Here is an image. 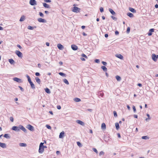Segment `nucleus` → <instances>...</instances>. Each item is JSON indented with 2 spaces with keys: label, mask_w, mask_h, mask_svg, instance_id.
<instances>
[{
  "label": "nucleus",
  "mask_w": 158,
  "mask_h": 158,
  "mask_svg": "<svg viewBox=\"0 0 158 158\" xmlns=\"http://www.w3.org/2000/svg\"><path fill=\"white\" fill-rule=\"evenodd\" d=\"M46 143V141H44V143H41L39 146V152L40 153H42L44 151V149L47 148V147L44 145V143Z\"/></svg>",
  "instance_id": "nucleus-1"
},
{
  "label": "nucleus",
  "mask_w": 158,
  "mask_h": 158,
  "mask_svg": "<svg viewBox=\"0 0 158 158\" xmlns=\"http://www.w3.org/2000/svg\"><path fill=\"white\" fill-rule=\"evenodd\" d=\"M80 8L77 7H73L72 11L75 12H78L80 11Z\"/></svg>",
  "instance_id": "nucleus-2"
},
{
  "label": "nucleus",
  "mask_w": 158,
  "mask_h": 158,
  "mask_svg": "<svg viewBox=\"0 0 158 158\" xmlns=\"http://www.w3.org/2000/svg\"><path fill=\"white\" fill-rule=\"evenodd\" d=\"M152 59L154 61H156L157 60V59L158 58V55H156L155 54H153L152 55Z\"/></svg>",
  "instance_id": "nucleus-3"
},
{
  "label": "nucleus",
  "mask_w": 158,
  "mask_h": 158,
  "mask_svg": "<svg viewBox=\"0 0 158 158\" xmlns=\"http://www.w3.org/2000/svg\"><path fill=\"white\" fill-rule=\"evenodd\" d=\"M27 128L29 130L33 131H34V127L31 125L29 124L27 126Z\"/></svg>",
  "instance_id": "nucleus-4"
},
{
  "label": "nucleus",
  "mask_w": 158,
  "mask_h": 158,
  "mask_svg": "<svg viewBox=\"0 0 158 158\" xmlns=\"http://www.w3.org/2000/svg\"><path fill=\"white\" fill-rule=\"evenodd\" d=\"M12 129L15 131H19V127L17 126H13L12 128Z\"/></svg>",
  "instance_id": "nucleus-5"
},
{
  "label": "nucleus",
  "mask_w": 158,
  "mask_h": 158,
  "mask_svg": "<svg viewBox=\"0 0 158 158\" xmlns=\"http://www.w3.org/2000/svg\"><path fill=\"white\" fill-rule=\"evenodd\" d=\"M16 54L19 57H22V53L19 51H16L15 52Z\"/></svg>",
  "instance_id": "nucleus-6"
},
{
  "label": "nucleus",
  "mask_w": 158,
  "mask_h": 158,
  "mask_svg": "<svg viewBox=\"0 0 158 158\" xmlns=\"http://www.w3.org/2000/svg\"><path fill=\"white\" fill-rule=\"evenodd\" d=\"M30 4L32 6L36 5V2L35 0H30Z\"/></svg>",
  "instance_id": "nucleus-7"
},
{
  "label": "nucleus",
  "mask_w": 158,
  "mask_h": 158,
  "mask_svg": "<svg viewBox=\"0 0 158 158\" xmlns=\"http://www.w3.org/2000/svg\"><path fill=\"white\" fill-rule=\"evenodd\" d=\"M13 80L18 82L20 83L22 82L21 79L17 77H14L13 78Z\"/></svg>",
  "instance_id": "nucleus-8"
},
{
  "label": "nucleus",
  "mask_w": 158,
  "mask_h": 158,
  "mask_svg": "<svg viewBox=\"0 0 158 158\" xmlns=\"http://www.w3.org/2000/svg\"><path fill=\"white\" fill-rule=\"evenodd\" d=\"M71 48L74 51L78 49L77 46L74 44H72L71 45Z\"/></svg>",
  "instance_id": "nucleus-9"
},
{
  "label": "nucleus",
  "mask_w": 158,
  "mask_h": 158,
  "mask_svg": "<svg viewBox=\"0 0 158 158\" xmlns=\"http://www.w3.org/2000/svg\"><path fill=\"white\" fill-rule=\"evenodd\" d=\"M115 56L123 60V56L120 54H116L115 55Z\"/></svg>",
  "instance_id": "nucleus-10"
},
{
  "label": "nucleus",
  "mask_w": 158,
  "mask_h": 158,
  "mask_svg": "<svg viewBox=\"0 0 158 158\" xmlns=\"http://www.w3.org/2000/svg\"><path fill=\"white\" fill-rule=\"evenodd\" d=\"M57 47L58 48H59V49L61 50H62L64 48L63 46L60 44H58L57 45Z\"/></svg>",
  "instance_id": "nucleus-11"
},
{
  "label": "nucleus",
  "mask_w": 158,
  "mask_h": 158,
  "mask_svg": "<svg viewBox=\"0 0 158 158\" xmlns=\"http://www.w3.org/2000/svg\"><path fill=\"white\" fill-rule=\"evenodd\" d=\"M38 21L39 22L45 23L46 22V21L45 19L41 18H38Z\"/></svg>",
  "instance_id": "nucleus-12"
},
{
  "label": "nucleus",
  "mask_w": 158,
  "mask_h": 158,
  "mask_svg": "<svg viewBox=\"0 0 158 158\" xmlns=\"http://www.w3.org/2000/svg\"><path fill=\"white\" fill-rule=\"evenodd\" d=\"M20 129L22 130L24 132H26V129L25 128V127H24L22 125L19 126V130Z\"/></svg>",
  "instance_id": "nucleus-13"
},
{
  "label": "nucleus",
  "mask_w": 158,
  "mask_h": 158,
  "mask_svg": "<svg viewBox=\"0 0 158 158\" xmlns=\"http://www.w3.org/2000/svg\"><path fill=\"white\" fill-rule=\"evenodd\" d=\"M76 122L78 123L82 126H84V123L80 120H77Z\"/></svg>",
  "instance_id": "nucleus-14"
},
{
  "label": "nucleus",
  "mask_w": 158,
  "mask_h": 158,
  "mask_svg": "<svg viewBox=\"0 0 158 158\" xmlns=\"http://www.w3.org/2000/svg\"><path fill=\"white\" fill-rule=\"evenodd\" d=\"M0 146L3 148H5L6 147V145L5 143L0 142Z\"/></svg>",
  "instance_id": "nucleus-15"
},
{
  "label": "nucleus",
  "mask_w": 158,
  "mask_h": 158,
  "mask_svg": "<svg viewBox=\"0 0 158 158\" xmlns=\"http://www.w3.org/2000/svg\"><path fill=\"white\" fill-rule=\"evenodd\" d=\"M101 128L102 129H106V126L105 124L104 123H102L101 125Z\"/></svg>",
  "instance_id": "nucleus-16"
},
{
  "label": "nucleus",
  "mask_w": 158,
  "mask_h": 158,
  "mask_svg": "<svg viewBox=\"0 0 158 158\" xmlns=\"http://www.w3.org/2000/svg\"><path fill=\"white\" fill-rule=\"evenodd\" d=\"M64 132L63 131L61 132L60 134L59 138H62L64 136Z\"/></svg>",
  "instance_id": "nucleus-17"
},
{
  "label": "nucleus",
  "mask_w": 158,
  "mask_h": 158,
  "mask_svg": "<svg viewBox=\"0 0 158 158\" xmlns=\"http://www.w3.org/2000/svg\"><path fill=\"white\" fill-rule=\"evenodd\" d=\"M109 11L112 15H115V13L112 9H109Z\"/></svg>",
  "instance_id": "nucleus-18"
},
{
  "label": "nucleus",
  "mask_w": 158,
  "mask_h": 158,
  "mask_svg": "<svg viewBox=\"0 0 158 158\" xmlns=\"http://www.w3.org/2000/svg\"><path fill=\"white\" fill-rule=\"evenodd\" d=\"M74 101L76 102H79L81 101V100L78 98H76L74 99Z\"/></svg>",
  "instance_id": "nucleus-19"
},
{
  "label": "nucleus",
  "mask_w": 158,
  "mask_h": 158,
  "mask_svg": "<svg viewBox=\"0 0 158 158\" xmlns=\"http://www.w3.org/2000/svg\"><path fill=\"white\" fill-rule=\"evenodd\" d=\"M43 6L45 8H50L49 6L46 3H43Z\"/></svg>",
  "instance_id": "nucleus-20"
},
{
  "label": "nucleus",
  "mask_w": 158,
  "mask_h": 158,
  "mask_svg": "<svg viewBox=\"0 0 158 158\" xmlns=\"http://www.w3.org/2000/svg\"><path fill=\"white\" fill-rule=\"evenodd\" d=\"M115 78L117 81H119L121 80V78L120 76L117 75L115 76Z\"/></svg>",
  "instance_id": "nucleus-21"
},
{
  "label": "nucleus",
  "mask_w": 158,
  "mask_h": 158,
  "mask_svg": "<svg viewBox=\"0 0 158 158\" xmlns=\"http://www.w3.org/2000/svg\"><path fill=\"white\" fill-rule=\"evenodd\" d=\"M25 19V16L24 15H23L21 17L19 21L20 22L23 21Z\"/></svg>",
  "instance_id": "nucleus-22"
},
{
  "label": "nucleus",
  "mask_w": 158,
  "mask_h": 158,
  "mask_svg": "<svg viewBox=\"0 0 158 158\" xmlns=\"http://www.w3.org/2000/svg\"><path fill=\"white\" fill-rule=\"evenodd\" d=\"M129 10L130 11L133 13L136 12L134 8L131 7L129 8Z\"/></svg>",
  "instance_id": "nucleus-23"
},
{
  "label": "nucleus",
  "mask_w": 158,
  "mask_h": 158,
  "mask_svg": "<svg viewBox=\"0 0 158 158\" xmlns=\"http://www.w3.org/2000/svg\"><path fill=\"white\" fill-rule=\"evenodd\" d=\"M9 61L11 64H13L14 63V60L12 59H9Z\"/></svg>",
  "instance_id": "nucleus-24"
},
{
  "label": "nucleus",
  "mask_w": 158,
  "mask_h": 158,
  "mask_svg": "<svg viewBox=\"0 0 158 158\" xmlns=\"http://www.w3.org/2000/svg\"><path fill=\"white\" fill-rule=\"evenodd\" d=\"M101 68L104 71L106 72L107 70V68L104 66H102L101 67Z\"/></svg>",
  "instance_id": "nucleus-25"
},
{
  "label": "nucleus",
  "mask_w": 158,
  "mask_h": 158,
  "mask_svg": "<svg viewBox=\"0 0 158 158\" xmlns=\"http://www.w3.org/2000/svg\"><path fill=\"white\" fill-rule=\"evenodd\" d=\"M19 145L21 147H26L27 146L26 144L23 143H20Z\"/></svg>",
  "instance_id": "nucleus-26"
},
{
  "label": "nucleus",
  "mask_w": 158,
  "mask_h": 158,
  "mask_svg": "<svg viewBox=\"0 0 158 158\" xmlns=\"http://www.w3.org/2000/svg\"><path fill=\"white\" fill-rule=\"evenodd\" d=\"M35 79L37 83H38L39 84H40V79L38 77H35Z\"/></svg>",
  "instance_id": "nucleus-27"
},
{
  "label": "nucleus",
  "mask_w": 158,
  "mask_h": 158,
  "mask_svg": "<svg viewBox=\"0 0 158 158\" xmlns=\"http://www.w3.org/2000/svg\"><path fill=\"white\" fill-rule=\"evenodd\" d=\"M115 126L116 127V128L117 130H118L119 128V125L118 123H115Z\"/></svg>",
  "instance_id": "nucleus-28"
},
{
  "label": "nucleus",
  "mask_w": 158,
  "mask_h": 158,
  "mask_svg": "<svg viewBox=\"0 0 158 158\" xmlns=\"http://www.w3.org/2000/svg\"><path fill=\"white\" fill-rule=\"evenodd\" d=\"M127 15L130 17H132L133 16V15L131 13H128L127 14Z\"/></svg>",
  "instance_id": "nucleus-29"
},
{
  "label": "nucleus",
  "mask_w": 158,
  "mask_h": 158,
  "mask_svg": "<svg viewBox=\"0 0 158 158\" xmlns=\"http://www.w3.org/2000/svg\"><path fill=\"white\" fill-rule=\"evenodd\" d=\"M45 92L47 93L48 94H50V90L48 88H47L45 89Z\"/></svg>",
  "instance_id": "nucleus-30"
},
{
  "label": "nucleus",
  "mask_w": 158,
  "mask_h": 158,
  "mask_svg": "<svg viewBox=\"0 0 158 158\" xmlns=\"http://www.w3.org/2000/svg\"><path fill=\"white\" fill-rule=\"evenodd\" d=\"M31 88L33 89H34L35 88V86L34 84L32 83V82H31L29 83Z\"/></svg>",
  "instance_id": "nucleus-31"
},
{
  "label": "nucleus",
  "mask_w": 158,
  "mask_h": 158,
  "mask_svg": "<svg viewBox=\"0 0 158 158\" xmlns=\"http://www.w3.org/2000/svg\"><path fill=\"white\" fill-rule=\"evenodd\" d=\"M63 81L64 82V83H65L67 85H69V84L68 81L66 79H64L63 80Z\"/></svg>",
  "instance_id": "nucleus-32"
},
{
  "label": "nucleus",
  "mask_w": 158,
  "mask_h": 158,
  "mask_svg": "<svg viewBox=\"0 0 158 158\" xmlns=\"http://www.w3.org/2000/svg\"><path fill=\"white\" fill-rule=\"evenodd\" d=\"M59 74L60 75V76H63V77H66V74L63 73H62V72H60L59 73Z\"/></svg>",
  "instance_id": "nucleus-33"
},
{
  "label": "nucleus",
  "mask_w": 158,
  "mask_h": 158,
  "mask_svg": "<svg viewBox=\"0 0 158 158\" xmlns=\"http://www.w3.org/2000/svg\"><path fill=\"white\" fill-rule=\"evenodd\" d=\"M142 139H148L149 137L147 136H143L142 137Z\"/></svg>",
  "instance_id": "nucleus-34"
},
{
  "label": "nucleus",
  "mask_w": 158,
  "mask_h": 158,
  "mask_svg": "<svg viewBox=\"0 0 158 158\" xmlns=\"http://www.w3.org/2000/svg\"><path fill=\"white\" fill-rule=\"evenodd\" d=\"M93 151L94 152H96V153H98V151L96 148H93Z\"/></svg>",
  "instance_id": "nucleus-35"
},
{
  "label": "nucleus",
  "mask_w": 158,
  "mask_h": 158,
  "mask_svg": "<svg viewBox=\"0 0 158 158\" xmlns=\"http://www.w3.org/2000/svg\"><path fill=\"white\" fill-rule=\"evenodd\" d=\"M46 127L48 129H51V126H50L49 125H46Z\"/></svg>",
  "instance_id": "nucleus-36"
},
{
  "label": "nucleus",
  "mask_w": 158,
  "mask_h": 158,
  "mask_svg": "<svg viewBox=\"0 0 158 158\" xmlns=\"http://www.w3.org/2000/svg\"><path fill=\"white\" fill-rule=\"evenodd\" d=\"M130 27H128L127 28V33H129L130 32Z\"/></svg>",
  "instance_id": "nucleus-37"
},
{
  "label": "nucleus",
  "mask_w": 158,
  "mask_h": 158,
  "mask_svg": "<svg viewBox=\"0 0 158 158\" xmlns=\"http://www.w3.org/2000/svg\"><path fill=\"white\" fill-rule=\"evenodd\" d=\"M4 137L6 138H8L9 137V136H8V134H5L4 135Z\"/></svg>",
  "instance_id": "nucleus-38"
},
{
  "label": "nucleus",
  "mask_w": 158,
  "mask_h": 158,
  "mask_svg": "<svg viewBox=\"0 0 158 158\" xmlns=\"http://www.w3.org/2000/svg\"><path fill=\"white\" fill-rule=\"evenodd\" d=\"M77 144L78 146L80 147L81 146V144L79 142H77Z\"/></svg>",
  "instance_id": "nucleus-39"
},
{
  "label": "nucleus",
  "mask_w": 158,
  "mask_h": 158,
  "mask_svg": "<svg viewBox=\"0 0 158 158\" xmlns=\"http://www.w3.org/2000/svg\"><path fill=\"white\" fill-rule=\"evenodd\" d=\"M28 29L30 30H33V27H32L29 26L28 27Z\"/></svg>",
  "instance_id": "nucleus-40"
},
{
  "label": "nucleus",
  "mask_w": 158,
  "mask_h": 158,
  "mask_svg": "<svg viewBox=\"0 0 158 158\" xmlns=\"http://www.w3.org/2000/svg\"><path fill=\"white\" fill-rule=\"evenodd\" d=\"M132 108L134 112H135L136 111V109H135V106H132Z\"/></svg>",
  "instance_id": "nucleus-41"
},
{
  "label": "nucleus",
  "mask_w": 158,
  "mask_h": 158,
  "mask_svg": "<svg viewBox=\"0 0 158 158\" xmlns=\"http://www.w3.org/2000/svg\"><path fill=\"white\" fill-rule=\"evenodd\" d=\"M113 113H114V116H115V117H116L117 116V113L115 111H114Z\"/></svg>",
  "instance_id": "nucleus-42"
},
{
  "label": "nucleus",
  "mask_w": 158,
  "mask_h": 158,
  "mask_svg": "<svg viewBox=\"0 0 158 158\" xmlns=\"http://www.w3.org/2000/svg\"><path fill=\"white\" fill-rule=\"evenodd\" d=\"M104 154V153L103 151H101L99 153V155L101 156L102 155H103Z\"/></svg>",
  "instance_id": "nucleus-43"
},
{
  "label": "nucleus",
  "mask_w": 158,
  "mask_h": 158,
  "mask_svg": "<svg viewBox=\"0 0 158 158\" xmlns=\"http://www.w3.org/2000/svg\"><path fill=\"white\" fill-rule=\"evenodd\" d=\"M44 1L46 2H51V0H44Z\"/></svg>",
  "instance_id": "nucleus-44"
},
{
  "label": "nucleus",
  "mask_w": 158,
  "mask_h": 158,
  "mask_svg": "<svg viewBox=\"0 0 158 158\" xmlns=\"http://www.w3.org/2000/svg\"><path fill=\"white\" fill-rule=\"evenodd\" d=\"M39 15H40V16H41V17H43L44 15L42 12H39Z\"/></svg>",
  "instance_id": "nucleus-45"
},
{
  "label": "nucleus",
  "mask_w": 158,
  "mask_h": 158,
  "mask_svg": "<svg viewBox=\"0 0 158 158\" xmlns=\"http://www.w3.org/2000/svg\"><path fill=\"white\" fill-rule=\"evenodd\" d=\"M154 29L153 28H152L150 29L149 31L151 32H153L154 31Z\"/></svg>",
  "instance_id": "nucleus-46"
},
{
  "label": "nucleus",
  "mask_w": 158,
  "mask_h": 158,
  "mask_svg": "<svg viewBox=\"0 0 158 158\" xmlns=\"http://www.w3.org/2000/svg\"><path fill=\"white\" fill-rule=\"evenodd\" d=\"M10 119L11 122H13L14 121V118L12 117H11L10 118Z\"/></svg>",
  "instance_id": "nucleus-47"
},
{
  "label": "nucleus",
  "mask_w": 158,
  "mask_h": 158,
  "mask_svg": "<svg viewBox=\"0 0 158 158\" xmlns=\"http://www.w3.org/2000/svg\"><path fill=\"white\" fill-rule=\"evenodd\" d=\"M100 11L101 12H102L103 11V8L102 7H101L100 8Z\"/></svg>",
  "instance_id": "nucleus-48"
},
{
  "label": "nucleus",
  "mask_w": 158,
  "mask_h": 158,
  "mask_svg": "<svg viewBox=\"0 0 158 158\" xmlns=\"http://www.w3.org/2000/svg\"><path fill=\"white\" fill-rule=\"evenodd\" d=\"M111 17L114 20H116L117 19L114 16H111Z\"/></svg>",
  "instance_id": "nucleus-49"
},
{
  "label": "nucleus",
  "mask_w": 158,
  "mask_h": 158,
  "mask_svg": "<svg viewBox=\"0 0 158 158\" xmlns=\"http://www.w3.org/2000/svg\"><path fill=\"white\" fill-rule=\"evenodd\" d=\"M57 108L58 109L60 110L61 109V107L60 106L58 105L57 106Z\"/></svg>",
  "instance_id": "nucleus-50"
},
{
  "label": "nucleus",
  "mask_w": 158,
  "mask_h": 158,
  "mask_svg": "<svg viewBox=\"0 0 158 158\" xmlns=\"http://www.w3.org/2000/svg\"><path fill=\"white\" fill-rule=\"evenodd\" d=\"M102 63L104 65H106L107 64L106 62H104V61H102Z\"/></svg>",
  "instance_id": "nucleus-51"
},
{
  "label": "nucleus",
  "mask_w": 158,
  "mask_h": 158,
  "mask_svg": "<svg viewBox=\"0 0 158 158\" xmlns=\"http://www.w3.org/2000/svg\"><path fill=\"white\" fill-rule=\"evenodd\" d=\"M95 61L97 63H99V60L98 59H96L95 60Z\"/></svg>",
  "instance_id": "nucleus-52"
},
{
  "label": "nucleus",
  "mask_w": 158,
  "mask_h": 158,
  "mask_svg": "<svg viewBox=\"0 0 158 158\" xmlns=\"http://www.w3.org/2000/svg\"><path fill=\"white\" fill-rule=\"evenodd\" d=\"M35 75L36 76H40V74L39 73L37 72V73H35Z\"/></svg>",
  "instance_id": "nucleus-53"
},
{
  "label": "nucleus",
  "mask_w": 158,
  "mask_h": 158,
  "mask_svg": "<svg viewBox=\"0 0 158 158\" xmlns=\"http://www.w3.org/2000/svg\"><path fill=\"white\" fill-rule=\"evenodd\" d=\"M152 32H149L148 34V35L149 36H151V35H152Z\"/></svg>",
  "instance_id": "nucleus-54"
},
{
  "label": "nucleus",
  "mask_w": 158,
  "mask_h": 158,
  "mask_svg": "<svg viewBox=\"0 0 158 158\" xmlns=\"http://www.w3.org/2000/svg\"><path fill=\"white\" fill-rule=\"evenodd\" d=\"M81 59L82 61H85V59L83 57L81 58Z\"/></svg>",
  "instance_id": "nucleus-55"
},
{
  "label": "nucleus",
  "mask_w": 158,
  "mask_h": 158,
  "mask_svg": "<svg viewBox=\"0 0 158 158\" xmlns=\"http://www.w3.org/2000/svg\"><path fill=\"white\" fill-rule=\"evenodd\" d=\"M115 33L116 35H118L119 34L118 32L117 31H115Z\"/></svg>",
  "instance_id": "nucleus-56"
},
{
  "label": "nucleus",
  "mask_w": 158,
  "mask_h": 158,
  "mask_svg": "<svg viewBox=\"0 0 158 158\" xmlns=\"http://www.w3.org/2000/svg\"><path fill=\"white\" fill-rule=\"evenodd\" d=\"M17 46L20 49H21L22 48V47L20 45H19V44H18L17 45Z\"/></svg>",
  "instance_id": "nucleus-57"
},
{
  "label": "nucleus",
  "mask_w": 158,
  "mask_h": 158,
  "mask_svg": "<svg viewBox=\"0 0 158 158\" xmlns=\"http://www.w3.org/2000/svg\"><path fill=\"white\" fill-rule=\"evenodd\" d=\"M81 56H82V57H85V56H86V55L85 54H84L83 53V54H81Z\"/></svg>",
  "instance_id": "nucleus-58"
},
{
  "label": "nucleus",
  "mask_w": 158,
  "mask_h": 158,
  "mask_svg": "<svg viewBox=\"0 0 158 158\" xmlns=\"http://www.w3.org/2000/svg\"><path fill=\"white\" fill-rule=\"evenodd\" d=\"M127 107L128 110H130V107L128 105H127Z\"/></svg>",
  "instance_id": "nucleus-59"
},
{
  "label": "nucleus",
  "mask_w": 158,
  "mask_h": 158,
  "mask_svg": "<svg viewBox=\"0 0 158 158\" xmlns=\"http://www.w3.org/2000/svg\"><path fill=\"white\" fill-rule=\"evenodd\" d=\"M105 36L106 38H107L108 36V34H106L105 35Z\"/></svg>",
  "instance_id": "nucleus-60"
},
{
  "label": "nucleus",
  "mask_w": 158,
  "mask_h": 158,
  "mask_svg": "<svg viewBox=\"0 0 158 158\" xmlns=\"http://www.w3.org/2000/svg\"><path fill=\"white\" fill-rule=\"evenodd\" d=\"M46 44L47 46H49V43L48 42H46Z\"/></svg>",
  "instance_id": "nucleus-61"
},
{
  "label": "nucleus",
  "mask_w": 158,
  "mask_h": 158,
  "mask_svg": "<svg viewBox=\"0 0 158 158\" xmlns=\"http://www.w3.org/2000/svg\"><path fill=\"white\" fill-rule=\"evenodd\" d=\"M28 82H29V83H30V82H32L31 81L30 78H29V79H28Z\"/></svg>",
  "instance_id": "nucleus-62"
},
{
  "label": "nucleus",
  "mask_w": 158,
  "mask_h": 158,
  "mask_svg": "<svg viewBox=\"0 0 158 158\" xmlns=\"http://www.w3.org/2000/svg\"><path fill=\"white\" fill-rule=\"evenodd\" d=\"M117 135H118V138H121L120 135L119 133H118Z\"/></svg>",
  "instance_id": "nucleus-63"
},
{
  "label": "nucleus",
  "mask_w": 158,
  "mask_h": 158,
  "mask_svg": "<svg viewBox=\"0 0 158 158\" xmlns=\"http://www.w3.org/2000/svg\"><path fill=\"white\" fill-rule=\"evenodd\" d=\"M155 7L156 8H158V4H156L155 5Z\"/></svg>",
  "instance_id": "nucleus-64"
}]
</instances>
